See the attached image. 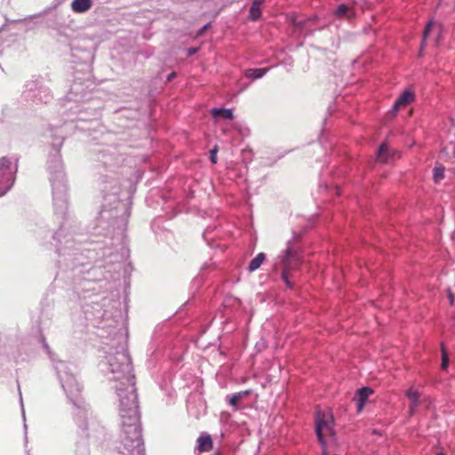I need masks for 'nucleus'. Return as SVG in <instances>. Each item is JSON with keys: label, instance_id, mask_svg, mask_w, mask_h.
Here are the masks:
<instances>
[{"label": "nucleus", "instance_id": "nucleus-1", "mask_svg": "<svg viewBox=\"0 0 455 455\" xmlns=\"http://www.w3.org/2000/svg\"><path fill=\"white\" fill-rule=\"evenodd\" d=\"M334 419L330 412L317 411L315 416V431L320 443L324 445L325 438H332Z\"/></svg>", "mask_w": 455, "mask_h": 455}, {"label": "nucleus", "instance_id": "nucleus-2", "mask_svg": "<svg viewBox=\"0 0 455 455\" xmlns=\"http://www.w3.org/2000/svg\"><path fill=\"white\" fill-rule=\"evenodd\" d=\"M283 270L282 272V279L286 283L289 288L292 287L291 283L289 281V276L293 267L298 265V260L292 256L291 249L285 250V255L283 259Z\"/></svg>", "mask_w": 455, "mask_h": 455}, {"label": "nucleus", "instance_id": "nucleus-3", "mask_svg": "<svg viewBox=\"0 0 455 455\" xmlns=\"http://www.w3.org/2000/svg\"><path fill=\"white\" fill-rule=\"evenodd\" d=\"M196 443V449L199 452H208L212 450L213 442L210 435H200Z\"/></svg>", "mask_w": 455, "mask_h": 455}, {"label": "nucleus", "instance_id": "nucleus-4", "mask_svg": "<svg viewBox=\"0 0 455 455\" xmlns=\"http://www.w3.org/2000/svg\"><path fill=\"white\" fill-rule=\"evenodd\" d=\"M414 100V94L411 91H404L403 94L396 100L394 104L393 109L397 111L398 109L406 107L408 104Z\"/></svg>", "mask_w": 455, "mask_h": 455}, {"label": "nucleus", "instance_id": "nucleus-5", "mask_svg": "<svg viewBox=\"0 0 455 455\" xmlns=\"http://www.w3.org/2000/svg\"><path fill=\"white\" fill-rule=\"evenodd\" d=\"M395 154H396L395 150H391L387 143H383L380 145L379 149L378 161L381 163H387Z\"/></svg>", "mask_w": 455, "mask_h": 455}, {"label": "nucleus", "instance_id": "nucleus-6", "mask_svg": "<svg viewBox=\"0 0 455 455\" xmlns=\"http://www.w3.org/2000/svg\"><path fill=\"white\" fill-rule=\"evenodd\" d=\"M92 0H73L71 8L75 12L82 13L92 8Z\"/></svg>", "mask_w": 455, "mask_h": 455}, {"label": "nucleus", "instance_id": "nucleus-7", "mask_svg": "<svg viewBox=\"0 0 455 455\" xmlns=\"http://www.w3.org/2000/svg\"><path fill=\"white\" fill-rule=\"evenodd\" d=\"M371 394H372V389H371L369 387H362L357 391V393H356L357 407H358L359 411L363 409L366 400Z\"/></svg>", "mask_w": 455, "mask_h": 455}, {"label": "nucleus", "instance_id": "nucleus-8", "mask_svg": "<svg viewBox=\"0 0 455 455\" xmlns=\"http://www.w3.org/2000/svg\"><path fill=\"white\" fill-rule=\"evenodd\" d=\"M406 395L407 397L410 399L411 401V405H410V413L411 414H413L414 413V411L415 409L418 407L419 405V394L417 390L413 389V388H410L407 392H406Z\"/></svg>", "mask_w": 455, "mask_h": 455}, {"label": "nucleus", "instance_id": "nucleus-9", "mask_svg": "<svg viewBox=\"0 0 455 455\" xmlns=\"http://www.w3.org/2000/svg\"><path fill=\"white\" fill-rule=\"evenodd\" d=\"M212 115L213 117H222L227 120H232L234 118V115L231 109L213 108L212 110Z\"/></svg>", "mask_w": 455, "mask_h": 455}, {"label": "nucleus", "instance_id": "nucleus-10", "mask_svg": "<svg viewBox=\"0 0 455 455\" xmlns=\"http://www.w3.org/2000/svg\"><path fill=\"white\" fill-rule=\"evenodd\" d=\"M266 255L263 252L259 253L255 258H253L249 264V271L253 272L259 268L262 262L265 260Z\"/></svg>", "mask_w": 455, "mask_h": 455}, {"label": "nucleus", "instance_id": "nucleus-11", "mask_svg": "<svg viewBox=\"0 0 455 455\" xmlns=\"http://www.w3.org/2000/svg\"><path fill=\"white\" fill-rule=\"evenodd\" d=\"M267 71V68H249L245 71V76L250 78H260Z\"/></svg>", "mask_w": 455, "mask_h": 455}, {"label": "nucleus", "instance_id": "nucleus-12", "mask_svg": "<svg viewBox=\"0 0 455 455\" xmlns=\"http://www.w3.org/2000/svg\"><path fill=\"white\" fill-rule=\"evenodd\" d=\"M261 16V9L260 6L254 5L251 4V6L250 8V15L249 18L251 20H257Z\"/></svg>", "mask_w": 455, "mask_h": 455}, {"label": "nucleus", "instance_id": "nucleus-13", "mask_svg": "<svg viewBox=\"0 0 455 455\" xmlns=\"http://www.w3.org/2000/svg\"><path fill=\"white\" fill-rule=\"evenodd\" d=\"M248 394V391L240 392L234 395H232L229 399V403L235 408H237L238 402L242 399V397Z\"/></svg>", "mask_w": 455, "mask_h": 455}, {"label": "nucleus", "instance_id": "nucleus-14", "mask_svg": "<svg viewBox=\"0 0 455 455\" xmlns=\"http://www.w3.org/2000/svg\"><path fill=\"white\" fill-rule=\"evenodd\" d=\"M449 365V357L448 353L443 346H442V363H441V368L443 370L447 369Z\"/></svg>", "mask_w": 455, "mask_h": 455}, {"label": "nucleus", "instance_id": "nucleus-15", "mask_svg": "<svg viewBox=\"0 0 455 455\" xmlns=\"http://www.w3.org/2000/svg\"><path fill=\"white\" fill-rule=\"evenodd\" d=\"M444 178V169L442 167H435L434 169V180L435 182H439Z\"/></svg>", "mask_w": 455, "mask_h": 455}, {"label": "nucleus", "instance_id": "nucleus-16", "mask_svg": "<svg viewBox=\"0 0 455 455\" xmlns=\"http://www.w3.org/2000/svg\"><path fill=\"white\" fill-rule=\"evenodd\" d=\"M349 12V8L346 4H340L337 8L335 14L339 18L345 17Z\"/></svg>", "mask_w": 455, "mask_h": 455}, {"label": "nucleus", "instance_id": "nucleus-17", "mask_svg": "<svg viewBox=\"0 0 455 455\" xmlns=\"http://www.w3.org/2000/svg\"><path fill=\"white\" fill-rule=\"evenodd\" d=\"M432 26H433V21H429L427 24V26L425 28V30L423 32V41H422V44H421V47H423V45L425 44V42H426V40H427V36H428V35L430 33Z\"/></svg>", "mask_w": 455, "mask_h": 455}, {"label": "nucleus", "instance_id": "nucleus-18", "mask_svg": "<svg viewBox=\"0 0 455 455\" xmlns=\"http://www.w3.org/2000/svg\"><path fill=\"white\" fill-rule=\"evenodd\" d=\"M11 165V161L6 157H2L0 159V169H7Z\"/></svg>", "mask_w": 455, "mask_h": 455}, {"label": "nucleus", "instance_id": "nucleus-19", "mask_svg": "<svg viewBox=\"0 0 455 455\" xmlns=\"http://www.w3.org/2000/svg\"><path fill=\"white\" fill-rule=\"evenodd\" d=\"M217 147H215L213 149L211 150V156H210V159H211V162L212 164H216L217 163Z\"/></svg>", "mask_w": 455, "mask_h": 455}, {"label": "nucleus", "instance_id": "nucleus-20", "mask_svg": "<svg viewBox=\"0 0 455 455\" xmlns=\"http://www.w3.org/2000/svg\"><path fill=\"white\" fill-rule=\"evenodd\" d=\"M197 51H198V49H197V48H189V49L188 50V56H192V55H194L195 53H196V52H197Z\"/></svg>", "mask_w": 455, "mask_h": 455}, {"label": "nucleus", "instance_id": "nucleus-21", "mask_svg": "<svg viewBox=\"0 0 455 455\" xmlns=\"http://www.w3.org/2000/svg\"><path fill=\"white\" fill-rule=\"evenodd\" d=\"M265 0H253L252 4L261 6Z\"/></svg>", "mask_w": 455, "mask_h": 455}, {"label": "nucleus", "instance_id": "nucleus-22", "mask_svg": "<svg viewBox=\"0 0 455 455\" xmlns=\"http://www.w3.org/2000/svg\"><path fill=\"white\" fill-rule=\"evenodd\" d=\"M449 299H450L451 303H452L453 299H454V297H453V295L451 292H449Z\"/></svg>", "mask_w": 455, "mask_h": 455}, {"label": "nucleus", "instance_id": "nucleus-23", "mask_svg": "<svg viewBox=\"0 0 455 455\" xmlns=\"http://www.w3.org/2000/svg\"><path fill=\"white\" fill-rule=\"evenodd\" d=\"M207 27H208V26L204 27V28L202 29V31H200V33H199V34H202V33H203V32L207 28Z\"/></svg>", "mask_w": 455, "mask_h": 455}, {"label": "nucleus", "instance_id": "nucleus-24", "mask_svg": "<svg viewBox=\"0 0 455 455\" xmlns=\"http://www.w3.org/2000/svg\"><path fill=\"white\" fill-rule=\"evenodd\" d=\"M175 76V73H172V75H170V76H169V78H168V79L170 80V79H171L172 76Z\"/></svg>", "mask_w": 455, "mask_h": 455}, {"label": "nucleus", "instance_id": "nucleus-25", "mask_svg": "<svg viewBox=\"0 0 455 455\" xmlns=\"http://www.w3.org/2000/svg\"><path fill=\"white\" fill-rule=\"evenodd\" d=\"M436 455H444L443 452H438Z\"/></svg>", "mask_w": 455, "mask_h": 455}]
</instances>
